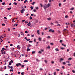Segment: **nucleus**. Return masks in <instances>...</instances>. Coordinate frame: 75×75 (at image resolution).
Instances as JSON below:
<instances>
[{"label":"nucleus","instance_id":"30","mask_svg":"<svg viewBox=\"0 0 75 75\" xmlns=\"http://www.w3.org/2000/svg\"><path fill=\"white\" fill-rule=\"evenodd\" d=\"M63 64L64 65H65V64H66V63L65 62H63Z\"/></svg>","mask_w":75,"mask_h":75},{"label":"nucleus","instance_id":"35","mask_svg":"<svg viewBox=\"0 0 75 75\" xmlns=\"http://www.w3.org/2000/svg\"><path fill=\"white\" fill-rule=\"evenodd\" d=\"M47 48L48 49H50V46H49L48 47H47Z\"/></svg>","mask_w":75,"mask_h":75},{"label":"nucleus","instance_id":"28","mask_svg":"<svg viewBox=\"0 0 75 75\" xmlns=\"http://www.w3.org/2000/svg\"><path fill=\"white\" fill-rule=\"evenodd\" d=\"M29 18H30V20H32L33 18H32V17H31V16H30Z\"/></svg>","mask_w":75,"mask_h":75},{"label":"nucleus","instance_id":"10","mask_svg":"<svg viewBox=\"0 0 75 75\" xmlns=\"http://www.w3.org/2000/svg\"><path fill=\"white\" fill-rule=\"evenodd\" d=\"M47 19L49 21H50V20H51V18H47Z\"/></svg>","mask_w":75,"mask_h":75},{"label":"nucleus","instance_id":"23","mask_svg":"<svg viewBox=\"0 0 75 75\" xmlns=\"http://www.w3.org/2000/svg\"><path fill=\"white\" fill-rule=\"evenodd\" d=\"M71 59H72V58H71V57L69 58L68 59V60H71Z\"/></svg>","mask_w":75,"mask_h":75},{"label":"nucleus","instance_id":"50","mask_svg":"<svg viewBox=\"0 0 75 75\" xmlns=\"http://www.w3.org/2000/svg\"><path fill=\"white\" fill-rule=\"evenodd\" d=\"M29 42H33V41H31L30 40L29 41Z\"/></svg>","mask_w":75,"mask_h":75},{"label":"nucleus","instance_id":"64","mask_svg":"<svg viewBox=\"0 0 75 75\" xmlns=\"http://www.w3.org/2000/svg\"><path fill=\"white\" fill-rule=\"evenodd\" d=\"M3 53L4 54H6V52L5 51H4Z\"/></svg>","mask_w":75,"mask_h":75},{"label":"nucleus","instance_id":"53","mask_svg":"<svg viewBox=\"0 0 75 75\" xmlns=\"http://www.w3.org/2000/svg\"><path fill=\"white\" fill-rule=\"evenodd\" d=\"M39 52L40 53V54H41V53L42 52H41V51H39Z\"/></svg>","mask_w":75,"mask_h":75},{"label":"nucleus","instance_id":"12","mask_svg":"<svg viewBox=\"0 0 75 75\" xmlns=\"http://www.w3.org/2000/svg\"><path fill=\"white\" fill-rule=\"evenodd\" d=\"M13 4H14L15 5V6H16V5H17V3L16 2H14Z\"/></svg>","mask_w":75,"mask_h":75},{"label":"nucleus","instance_id":"54","mask_svg":"<svg viewBox=\"0 0 75 75\" xmlns=\"http://www.w3.org/2000/svg\"><path fill=\"white\" fill-rule=\"evenodd\" d=\"M34 42H36V39H34Z\"/></svg>","mask_w":75,"mask_h":75},{"label":"nucleus","instance_id":"51","mask_svg":"<svg viewBox=\"0 0 75 75\" xmlns=\"http://www.w3.org/2000/svg\"><path fill=\"white\" fill-rule=\"evenodd\" d=\"M25 23L26 24V23H28V22H27V21H25Z\"/></svg>","mask_w":75,"mask_h":75},{"label":"nucleus","instance_id":"16","mask_svg":"<svg viewBox=\"0 0 75 75\" xmlns=\"http://www.w3.org/2000/svg\"><path fill=\"white\" fill-rule=\"evenodd\" d=\"M71 27H74V24H71Z\"/></svg>","mask_w":75,"mask_h":75},{"label":"nucleus","instance_id":"25","mask_svg":"<svg viewBox=\"0 0 75 75\" xmlns=\"http://www.w3.org/2000/svg\"><path fill=\"white\" fill-rule=\"evenodd\" d=\"M30 8H31V10H33V7L31 6Z\"/></svg>","mask_w":75,"mask_h":75},{"label":"nucleus","instance_id":"49","mask_svg":"<svg viewBox=\"0 0 75 75\" xmlns=\"http://www.w3.org/2000/svg\"><path fill=\"white\" fill-rule=\"evenodd\" d=\"M30 39H29L28 40V39H27V41H30Z\"/></svg>","mask_w":75,"mask_h":75},{"label":"nucleus","instance_id":"56","mask_svg":"<svg viewBox=\"0 0 75 75\" xmlns=\"http://www.w3.org/2000/svg\"><path fill=\"white\" fill-rule=\"evenodd\" d=\"M25 33H28V31H25Z\"/></svg>","mask_w":75,"mask_h":75},{"label":"nucleus","instance_id":"27","mask_svg":"<svg viewBox=\"0 0 75 75\" xmlns=\"http://www.w3.org/2000/svg\"><path fill=\"white\" fill-rule=\"evenodd\" d=\"M33 11L34 12H36L37 11V10L36 9H34Z\"/></svg>","mask_w":75,"mask_h":75},{"label":"nucleus","instance_id":"3","mask_svg":"<svg viewBox=\"0 0 75 75\" xmlns=\"http://www.w3.org/2000/svg\"><path fill=\"white\" fill-rule=\"evenodd\" d=\"M44 8L45 10H46V8H47V4H45L44 6Z\"/></svg>","mask_w":75,"mask_h":75},{"label":"nucleus","instance_id":"5","mask_svg":"<svg viewBox=\"0 0 75 75\" xmlns=\"http://www.w3.org/2000/svg\"><path fill=\"white\" fill-rule=\"evenodd\" d=\"M50 6H51V3H48L47 5V7H49Z\"/></svg>","mask_w":75,"mask_h":75},{"label":"nucleus","instance_id":"2","mask_svg":"<svg viewBox=\"0 0 75 75\" xmlns=\"http://www.w3.org/2000/svg\"><path fill=\"white\" fill-rule=\"evenodd\" d=\"M49 32H52V33H54V30H52V29H50L49 30Z\"/></svg>","mask_w":75,"mask_h":75},{"label":"nucleus","instance_id":"20","mask_svg":"<svg viewBox=\"0 0 75 75\" xmlns=\"http://www.w3.org/2000/svg\"><path fill=\"white\" fill-rule=\"evenodd\" d=\"M2 4L4 6V5H5V2H3Z\"/></svg>","mask_w":75,"mask_h":75},{"label":"nucleus","instance_id":"21","mask_svg":"<svg viewBox=\"0 0 75 75\" xmlns=\"http://www.w3.org/2000/svg\"><path fill=\"white\" fill-rule=\"evenodd\" d=\"M27 50L28 51H30V49L29 48H28L27 49Z\"/></svg>","mask_w":75,"mask_h":75},{"label":"nucleus","instance_id":"45","mask_svg":"<svg viewBox=\"0 0 75 75\" xmlns=\"http://www.w3.org/2000/svg\"><path fill=\"white\" fill-rule=\"evenodd\" d=\"M59 42H60L61 43L62 42V40H61Z\"/></svg>","mask_w":75,"mask_h":75},{"label":"nucleus","instance_id":"43","mask_svg":"<svg viewBox=\"0 0 75 75\" xmlns=\"http://www.w3.org/2000/svg\"><path fill=\"white\" fill-rule=\"evenodd\" d=\"M57 26H59V27H60V24H58L57 25Z\"/></svg>","mask_w":75,"mask_h":75},{"label":"nucleus","instance_id":"17","mask_svg":"<svg viewBox=\"0 0 75 75\" xmlns=\"http://www.w3.org/2000/svg\"><path fill=\"white\" fill-rule=\"evenodd\" d=\"M12 27H15L16 26V24H14L13 25L12 24Z\"/></svg>","mask_w":75,"mask_h":75},{"label":"nucleus","instance_id":"19","mask_svg":"<svg viewBox=\"0 0 75 75\" xmlns=\"http://www.w3.org/2000/svg\"><path fill=\"white\" fill-rule=\"evenodd\" d=\"M47 38L50 39H51V36H48L47 37Z\"/></svg>","mask_w":75,"mask_h":75},{"label":"nucleus","instance_id":"39","mask_svg":"<svg viewBox=\"0 0 75 75\" xmlns=\"http://www.w3.org/2000/svg\"><path fill=\"white\" fill-rule=\"evenodd\" d=\"M68 16L67 15H66L65 16V18H68Z\"/></svg>","mask_w":75,"mask_h":75},{"label":"nucleus","instance_id":"36","mask_svg":"<svg viewBox=\"0 0 75 75\" xmlns=\"http://www.w3.org/2000/svg\"><path fill=\"white\" fill-rule=\"evenodd\" d=\"M10 68H11V69H13V67H12V66H11L10 67Z\"/></svg>","mask_w":75,"mask_h":75},{"label":"nucleus","instance_id":"26","mask_svg":"<svg viewBox=\"0 0 75 75\" xmlns=\"http://www.w3.org/2000/svg\"><path fill=\"white\" fill-rule=\"evenodd\" d=\"M25 21V20H22V23H23L24 22V21Z\"/></svg>","mask_w":75,"mask_h":75},{"label":"nucleus","instance_id":"18","mask_svg":"<svg viewBox=\"0 0 75 75\" xmlns=\"http://www.w3.org/2000/svg\"><path fill=\"white\" fill-rule=\"evenodd\" d=\"M35 51H33L32 52V54H35Z\"/></svg>","mask_w":75,"mask_h":75},{"label":"nucleus","instance_id":"8","mask_svg":"<svg viewBox=\"0 0 75 75\" xmlns=\"http://www.w3.org/2000/svg\"><path fill=\"white\" fill-rule=\"evenodd\" d=\"M17 48L18 50H20V46L18 45L17 46Z\"/></svg>","mask_w":75,"mask_h":75},{"label":"nucleus","instance_id":"55","mask_svg":"<svg viewBox=\"0 0 75 75\" xmlns=\"http://www.w3.org/2000/svg\"><path fill=\"white\" fill-rule=\"evenodd\" d=\"M24 39H25V40H27V37H25L24 38Z\"/></svg>","mask_w":75,"mask_h":75},{"label":"nucleus","instance_id":"32","mask_svg":"<svg viewBox=\"0 0 75 75\" xmlns=\"http://www.w3.org/2000/svg\"><path fill=\"white\" fill-rule=\"evenodd\" d=\"M28 46L29 47H31V45L30 44H29L28 45Z\"/></svg>","mask_w":75,"mask_h":75},{"label":"nucleus","instance_id":"63","mask_svg":"<svg viewBox=\"0 0 75 75\" xmlns=\"http://www.w3.org/2000/svg\"><path fill=\"white\" fill-rule=\"evenodd\" d=\"M61 6V3H59V6Z\"/></svg>","mask_w":75,"mask_h":75},{"label":"nucleus","instance_id":"4","mask_svg":"<svg viewBox=\"0 0 75 75\" xmlns=\"http://www.w3.org/2000/svg\"><path fill=\"white\" fill-rule=\"evenodd\" d=\"M21 66L22 65L21 64V63H18L17 64H16V66H17V67H18V66Z\"/></svg>","mask_w":75,"mask_h":75},{"label":"nucleus","instance_id":"13","mask_svg":"<svg viewBox=\"0 0 75 75\" xmlns=\"http://www.w3.org/2000/svg\"><path fill=\"white\" fill-rule=\"evenodd\" d=\"M39 41H41V38H39Z\"/></svg>","mask_w":75,"mask_h":75},{"label":"nucleus","instance_id":"24","mask_svg":"<svg viewBox=\"0 0 75 75\" xmlns=\"http://www.w3.org/2000/svg\"><path fill=\"white\" fill-rule=\"evenodd\" d=\"M11 63L10 62L8 64V65H11Z\"/></svg>","mask_w":75,"mask_h":75},{"label":"nucleus","instance_id":"41","mask_svg":"<svg viewBox=\"0 0 75 75\" xmlns=\"http://www.w3.org/2000/svg\"><path fill=\"white\" fill-rule=\"evenodd\" d=\"M21 35H23V32H21Z\"/></svg>","mask_w":75,"mask_h":75},{"label":"nucleus","instance_id":"37","mask_svg":"<svg viewBox=\"0 0 75 75\" xmlns=\"http://www.w3.org/2000/svg\"><path fill=\"white\" fill-rule=\"evenodd\" d=\"M61 50H64V47H61Z\"/></svg>","mask_w":75,"mask_h":75},{"label":"nucleus","instance_id":"44","mask_svg":"<svg viewBox=\"0 0 75 75\" xmlns=\"http://www.w3.org/2000/svg\"><path fill=\"white\" fill-rule=\"evenodd\" d=\"M13 71V69H12L11 70H10V71H10V72H11V71Z\"/></svg>","mask_w":75,"mask_h":75},{"label":"nucleus","instance_id":"7","mask_svg":"<svg viewBox=\"0 0 75 75\" xmlns=\"http://www.w3.org/2000/svg\"><path fill=\"white\" fill-rule=\"evenodd\" d=\"M37 33L39 35H40V30H38L37 31Z\"/></svg>","mask_w":75,"mask_h":75},{"label":"nucleus","instance_id":"33","mask_svg":"<svg viewBox=\"0 0 75 75\" xmlns=\"http://www.w3.org/2000/svg\"><path fill=\"white\" fill-rule=\"evenodd\" d=\"M74 8H71L70 9V10H74Z\"/></svg>","mask_w":75,"mask_h":75},{"label":"nucleus","instance_id":"62","mask_svg":"<svg viewBox=\"0 0 75 75\" xmlns=\"http://www.w3.org/2000/svg\"><path fill=\"white\" fill-rule=\"evenodd\" d=\"M47 30V28H46L45 29V30Z\"/></svg>","mask_w":75,"mask_h":75},{"label":"nucleus","instance_id":"61","mask_svg":"<svg viewBox=\"0 0 75 75\" xmlns=\"http://www.w3.org/2000/svg\"><path fill=\"white\" fill-rule=\"evenodd\" d=\"M31 37H34V35H32Z\"/></svg>","mask_w":75,"mask_h":75},{"label":"nucleus","instance_id":"34","mask_svg":"<svg viewBox=\"0 0 75 75\" xmlns=\"http://www.w3.org/2000/svg\"><path fill=\"white\" fill-rule=\"evenodd\" d=\"M38 20H36L35 21V23H38Z\"/></svg>","mask_w":75,"mask_h":75},{"label":"nucleus","instance_id":"52","mask_svg":"<svg viewBox=\"0 0 75 75\" xmlns=\"http://www.w3.org/2000/svg\"><path fill=\"white\" fill-rule=\"evenodd\" d=\"M2 25L4 26V25H5V24H4V23H3L2 24Z\"/></svg>","mask_w":75,"mask_h":75},{"label":"nucleus","instance_id":"47","mask_svg":"<svg viewBox=\"0 0 75 75\" xmlns=\"http://www.w3.org/2000/svg\"><path fill=\"white\" fill-rule=\"evenodd\" d=\"M68 65L69 66H71V64H68Z\"/></svg>","mask_w":75,"mask_h":75},{"label":"nucleus","instance_id":"15","mask_svg":"<svg viewBox=\"0 0 75 75\" xmlns=\"http://www.w3.org/2000/svg\"><path fill=\"white\" fill-rule=\"evenodd\" d=\"M35 2H34L32 3H31V4H32V5H34V4H35Z\"/></svg>","mask_w":75,"mask_h":75},{"label":"nucleus","instance_id":"14","mask_svg":"<svg viewBox=\"0 0 75 75\" xmlns=\"http://www.w3.org/2000/svg\"><path fill=\"white\" fill-rule=\"evenodd\" d=\"M64 32H66V31H68V30L66 29L64 30Z\"/></svg>","mask_w":75,"mask_h":75},{"label":"nucleus","instance_id":"58","mask_svg":"<svg viewBox=\"0 0 75 75\" xmlns=\"http://www.w3.org/2000/svg\"><path fill=\"white\" fill-rule=\"evenodd\" d=\"M72 72H73V73H75V71L74 70H73Z\"/></svg>","mask_w":75,"mask_h":75},{"label":"nucleus","instance_id":"11","mask_svg":"<svg viewBox=\"0 0 75 75\" xmlns=\"http://www.w3.org/2000/svg\"><path fill=\"white\" fill-rule=\"evenodd\" d=\"M55 50L56 51H59V50L57 48L55 49Z\"/></svg>","mask_w":75,"mask_h":75},{"label":"nucleus","instance_id":"9","mask_svg":"<svg viewBox=\"0 0 75 75\" xmlns=\"http://www.w3.org/2000/svg\"><path fill=\"white\" fill-rule=\"evenodd\" d=\"M11 8H7V10H9V11H10V10H11Z\"/></svg>","mask_w":75,"mask_h":75},{"label":"nucleus","instance_id":"59","mask_svg":"<svg viewBox=\"0 0 75 75\" xmlns=\"http://www.w3.org/2000/svg\"><path fill=\"white\" fill-rule=\"evenodd\" d=\"M4 18L6 19V20H7V18H6V17H4Z\"/></svg>","mask_w":75,"mask_h":75},{"label":"nucleus","instance_id":"38","mask_svg":"<svg viewBox=\"0 0 75 75\" xmlns=\"http://www.w3.org/2000/svg\"><path fill=\"white\" fill-rule=\"evenodd\" d=\"M8 31H10V28H8Z\"/></svg>","mask_w":75,"mask_h":75},{"label":"nucleus","instance_id":"22","mask_svg":"<svg viewBox=\"0 0 75 75\" xmlns=\"http://www.w3.org/2000/svg\"><path fill=\"white\" fill-rule=\"evenodd\" d=\"M60 60L61 61H63L64 60V59L63 58H61Z\"/></svg>","mask_w":75,"mask_h":75},{"label":"nucleus","instance_id":"31","mask_svg":"<svg viewBox=\"0 0 75 75\" xmlns=\"http://www.w3.org/2000/svg\"><path fill=\"white\" fill-rule=\"evenodd\" d=\"M24 62H28V60H25Z\"/></svg>","mask_w":75,"mask_h":75},{"label":"nucleus","instance_id":"1","mask_svg":"<svg viewBox=\"0 0 75 75\" xmlns=\"http://www.w3.org/2000/svg\"><path fill=\"white\" fill-rule=\"evenodd\" d=\"M25 10V9L23 8L22 10L20 11L21 13L22 14H23L24 13V11Z\"/></svg>","mask_w":75,"mask_h":75},{"label":"nucleus","instance_id":"29","mask_svg":"<svg viewBox=\"0 0 75 75\" xmlns=\"http://www.w3.org/2000/svg\"><path fill=\"white\" fill-rule=\"evenodd\" d=\"M24 72H23L21 73V75H24Z\"/></svg>","mask_w":75,"mask_h":75},{"label":"nucleus","instance_id":"57","mask_svg":"<svg viewBox=\"0 0 75 75\" xmlns=\"http://www.w3.org/2000/svg\"><path fill=\"white\" fill-rule=\"evenodd\" d=\"M21 56H22V57H24V54H21Z\"/></svg>","mask_w":75,"mask_h":75},{"label":"nucleus","instance_id":"6","mask_svg":"<svg viewBox=\"0 0 75 75\" xmlns=\"http://www.w3.org/2000/svg\"><path fill=\"white\" fill-rule=\"evenodd\" d=\"M27 25L28 26H30L31 24V22L30 21L29 23L27 24Z\"/></svg>","mask_w":75,"mask_h":75},{"label":"nucleus","instance_id":"42","mask_svg":"<svg viewBox=\"0 0 75 75\" xmlns=\"http://www.w3.org/2000/svg\"><path fill=\"white\" fill-rule=\"evenodd\" d=\"M40 6L41 7H42V4H40Z\"/></svg>","mask_w":75,"mask_h":75},{"label":"nucleus","instance_id":"60","mask_svg":"<svg viewBox=\"0 0 75 75\" xmlns=\"http://www.w3.org/2000/svg\"><path fill=\"white\" fill-rule=\"evenodd\" d=\"M55 23L56 24H57V23H58V22L57 21H56L55 22Z\"/></svg>","mask_w":75,"mask_h":75},{"label":"nucleus","instance_id":"40","mask_svg":"<svg viewBox=\"0 0 75 75\" xmlns=\"http://www.w3.org/2000/svg\"><path fill=\"white\" fill-rule=\"evenodd\" d=\"M10 62L11 63H13V61L11 60Z\"/></svg>","mask_w":75,"mask_h":75},{"label":"nucleus","instance_id":"48","mask_svg":"<svg viewBox=\"0 0 75 75\" xmlns=\"http://www.w3.org/2000/svg\"><path fill=\"white\" fill-rule=\"evenodd\" d=\"M44 61L45 62V63L47 64V60H45Z\"/></svg>","mask_w":75,"mask_h":75},{"label":"nucleus","instance_id":"46","mask_svg":"<svg viewBox=\"0 0 75 75\" xmlns=\"http://www.w3.org/2000/svg\"><path fill=\"white\" fill-rule=\"evenodd\" d=\"M36 9V10H38V7H36L35 8Z\"/></svg>","mask_w":75,"mask_h":75}]
</instances>
